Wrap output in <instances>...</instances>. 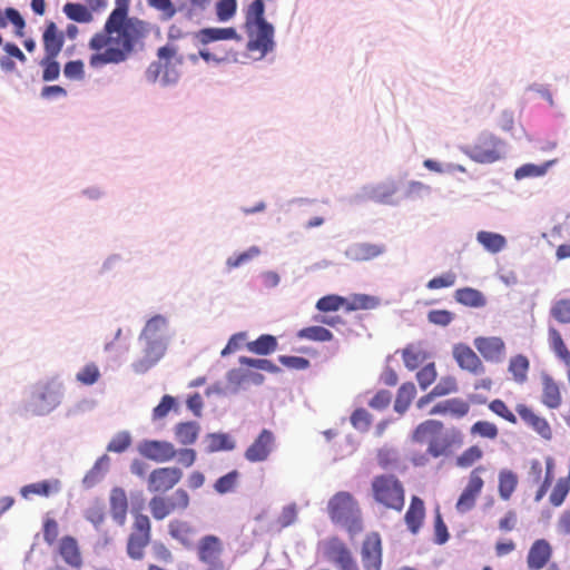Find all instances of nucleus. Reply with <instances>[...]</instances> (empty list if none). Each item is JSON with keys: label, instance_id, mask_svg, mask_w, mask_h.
Listing matches in <instances>:
<instances>
[{"label": "nucleus", "instance_id": "28", "mask_svg": "<svg viewBox=\"0 0 570 570\" xmlns=\"http://www.w3.org/2000/svg\"><path fill=\"white\" fill-rule=\"evenodd\" d=\"M424 518H425L424 502L421 498L413 495L411 498L409 509L404 515V521L407 525V529L413 534H416L423 524Z\"/></svg>", "mask_w": 570, "mask_h": 570}, {"label": "nucleus", "instance_id": "49", "mask_svg": "<svg viewBox=\"0 0 570 570\" xmlns=\"http://www.w3.org/2000/svg\"><path fill=\"white\" fill-rule=\"evenodd\" d=\"M40 66L42 67L43 81H53L59 78L60 66L57 57L45 56L40 61Z\"/></svg>", "mask_w": 570, "mask_h": 570}, {"label": "nucleus", "instance_id": "42", "mask_svg": "<svg viewBox=\"0 0 570 570\" xmlns=\"http://www.w3.org/2000/svg\"><path fill=\"white\" fill-rule=\"evenodd\" d=\"M476 240L490 253H499L507 245L504 236L485 230H481L476 234Z\"/></svg>", "mask_w": 570, "mask_h": 570}, {"label": "nucleus", "instance_id": "59", "mask_svg": "<svg viewBox=\"0 0 570 570\" xmlns=\"http://www.w3.org/2000/svg\"><path fill=\"white\" fill-rule=\"evenodd\" d=\"M416 380L422 390L428 389L436 380L434 363H429L416 373Z\"/></svg>", "mask_w": 570, "mask_h": 570}, {"label": "nucleus", "instance_id": "18", "mask_svg": "<svg viewBox=\"0 0 570 570\" xmlns=\"http://www.w3.org/2000/svg\"><path fill=\"white\" fill-rule=\"evenodd\" d=\"M361 558L364 570H381L382 540L377 532L368 533L362 544Z\"/></svg>", "mask_w": 570, "mask_h": 570}, {"label": "nucleus", "instance_id": "55", "mask_svg": "<svg viewBox=\"0 0 570 570\" xmlns=\"http://www.w3.org/2000/svg\"><path fill=\"white\" fill-rule=\"evenodd\" d=\"M551 316L558 321L559 323H570V299L569 298H561L557 301L551 309H550Z\"/></svg>", "mask_w": 570, "mask_h": 570}, {"label": "nucleus", "instance_id": "34", "mask_svg": "<svg viewBox=\"0 0 570 570\" xmlns=\"http://www.w3.org/2000/svg\"><path fill=\"white\" fill-rule=\"evenodd\" d=\"M60 490V481L55 480H45L41 482H36L28 484L22 488L21 494L24 498H28L30 494L41 495V497H49L52 493H57Z\"/></svg>", "mask_w": 570, "mask_h": 570}, {"label": "nucleus", "instance_id": "45", "mask_svg": "<svg viewBox=\"0 0 570 570\" xmlns=\"http://www.w3.org/2000/svg\"><path fill=\"white\" fill-rule=\"evenodd\" d=\"M470 434L482 439L495 440L499 436V429L493 422L480 420L471 425Z\"/></svg>", "mask_w": 570, "mask_h": 570}, {"label": "nucleus", "instance_id": "7", "mask_svg": "<svg viewBox=\"0 0 570 570\" xmlns=\"http://www.w3.org/2000/svg\"><path fill=\"white\" fill-rule=\"evenodd\" d=\"M190 504V497L188 492L178 488L173 495H154L149 500V510L155 520H164L175 511H185Z\"/></svg>", "mask_w": 570, "mask_h": 570}, {"label": "nucleus", "instance_id": "63", "mask_svg": "<svg viewBox=\"0 0 570 570\" xmlns=\"http://www.w3.org/2000/svg\"><path fill=\"white\" fill-rule=\"evenodd\" d=\"M42 533L48 546L55 544L59 535L58 522L52 518H47L43 522Z\"/></svg>", "mask_w": 570, "mask_h": 570}, {"label": "nucleus", "instance_id": "23", "mask_svg": "<svg viewBox=\"0 0 570 570\" xmlns=\"http://www.w3.org/2000/svg\"><path fill=\"white\" fill-rule=\"evenodd\" d=\"M552 557V547L546 539L535 540L529 549L527 564L530 570L543 569Z\"/></svg>", "mask_w": 570, "mask_h": 570}, {"label": "nucleus", "instance_id": "30", "mask_svg": "<svg viewBox=\"0 0 570 570\" xmlns=\"http://www.w3.org/2000/svg\"><path fill=\"white\" fill-rule=\"evenodd\" d=\"M195 38L199 43L206 46L210 42L219 41V40H229L236 39L239 40L240 37L236 32V30L232 27L228 28H205L199 30Z\"/></svg>", "mask_w": 570, "mask_h": 570}, {"label": "nucleus", "instance_id": "52", "mask_svg": "<svg viewBox=\"0 0 570 570\" xmlns=\"http://www.w3.org/2000/svg\"><path fill=\"white\" fill-rule=\"evenodd\" d=\"M85 518L96 528L101 525L106 518L104 502L100 500H95L91 503V505L86 510Z\"/></svg>", "mask_w": 570, "mask_h": 570}, {"label": "nucleus", "instance_id": "4", "mask_svg": "<svg viewBox=\"0 0 570 570\" xmlns=\"http://www.w3.org/2000/svg\"><path fill=\"white\" fill-rule=\"evenodd\" d=\"M374 501L385 509L402 511L405 503V490L402 482L393 474H380L371 482Z\"/></svg>", "mask_w": 570, "mask_h": 570}, {"label": "nucleus", "instance_id": "27", "mask_svg": "<svg viewBox=\"0 0 570 570\" xmlns=\"http://www.w3.org/2000/svg\"><path fill=\"white\" fill-rule=\"evenodd\" d=\"M470 411V404L459 397L448 399L435 404L430 411V415H452L456 419L465 416Z\"/></svg>", "mask_w": 570, "mask_h": 570}, {"label": "nucleus", "instance_id": "26", "mask_svg": "<svg viewBox=\"0 0 570 570\" xmlns=\"http://www.w3.org/2000/svg\"><path fill=\"white\" fill-rule=\"evenodd\" d=\"M42 43L45 56L58 57L61 52L65 43V37L63 33L58 30L53 21L47 22L42 33Z\"/></svg>", "mask_w": 570, "mask_h": 570}, {"label": "nucleus", "instance_id": "29", "mask_svg": "<svg viewBox=\"0 0 570 570\" xmlns=\"http://www.w3.org/2000/svg\"><path fill=\"white\" fill-rule=\"evenodd\" d=\"M168 533L185 548L193 547L195 529L189 522L178 519L170 521L168 524Z\"/></svg>", "mask_w": 570, "mask_h": 570}, {"label": "nucleus", "instance_id": "3", "mask_svg": "<svg viewBox=\"0 0 570 570\" xmlns=\"http://www.w3.org/2000/svg\"><path fill=\"white\" fill-rule=\"evenodd\" d=\"M442 422L426 420L415 428L412 440L419 443H424L429 440L428 453L433 458L448 455L453 449L463 445L464 435L459 429L452 428L445 433H442Z\"/></svg>", "mask_w": 570, "mask_h": 570}, {"label": "nucleus", "instance_id": "53", "mask_svg": "<svg viewBox=\"0 0 570 570\" xmlns=\"http://www.w3.org/2000/svg\"><path fill=\"white\" fill-rule=\"evenodd\" d=\"M232 56H233L232 50H229V51L220 50L219 52H212V50L209 48L204 47V48L199 49L198 56L191 55L190 60L196 62L198 57H200L207 62L214 61V62L219 63V62L228 60Z\"/></svg>", "mask_w": 570, "mask_h": 570}, {"label": "nucleus", "instance_id": "36", "mask_svg": "<svg viewBox=\"0 0 570 570\" xmlns=\"http://www.w3.org/2000/svg\"><path fill=\"white\" fill-rule=\"evenodd\" d=\"M175 438L183 445H191L197 441L199 425L196 422H181L175 426Z\"/></svg>", "mask_w": 570, "mask_h": 570}, {"label": "nucleus", "instance_id": "19", "mask_svg": "<svg viewBox=\"0 0 570 570\" xmlns=\"http://www.w3.org/2000/svg\"><path fill=\"white\" fill-rule=\"evenodd\" d=\"M473 344L488 362L500 363L505 356V343L499 336H479L474 338Z\"/></svg>", "mask_w": 570, "mask_h": 570}, {"label": "nucleus", "instance_id": "12", "mask_svg": "<svg viewBox=\"0 0 570 570\" xmlns=\"http://www.w3.org/2000/svg\"><path fill=\"white\" fill-rule=\"evenodd\" d=\"M502 141L493 135H482L466 151L468 156L480 164H491L501 158Z\"/></svg>", "mask_w": 570, "mask_h": 570}, {"label": "nucleus", "instance_id": "46", "mask_svg": "<svg viewBox=\"0 0 570 570\" xmlns=\"http://www.w3.org/2000/svg\"><path fill=\"white\" fill-rule=\"evenodd\" d=\"M207 451L218 452V451H230L235 448L234 441L229 438L228 434L225 433H209L207 435Z\"/></svg>", "mask_w": 570, "mask_h": 570}, {"label": "nucleus", "instance_id": "1", "mask_svg": "<svg viewBox=\"0 0 570 570\" xmlns=\"http://www.w3.org/2000/svg\"><path fill=\"white\" fill-rule=\"evenodd\" d=\"M116 8L108 16L101 31L89 40L95 51L89 65L100 68L126 61L150 33V24L137 17H128L130 0H115Z\"/></svg>", "mask_w": 570, "mask_h": 570}, {"label": "nucleus", "instance_id": "31", "mask_svg": "<svg viewBox=\"0 0 570 570\" xmlns=\"http://www.w3.org/2000/svg\"><path fill=\"white\" fill-rule=\"evenodd\" d=\"M530 371V361L523 354H517L510 357L508 372L514 383L523 385L528 382Z\"/></svg>", "mask_w": 570, "mask_h": 570}, {"label": "nucleus", "instance_id": "32", "mask_svg": "<svg viewBox=\"0 0 570 570\" xmlns=\"http://www.w3.org/2000/svg\"><path fill=\"white\" fill-rule=\"evenodd\" d=\"M519 478L515 472L509 469H502L498 475V492L503 501H509L517 490Z\"/></svg>", "mask_w": 570, "mask_h": 570}, {"label": "nucleus", "instance_id": "57", "mask_svg": "<svg viewBox=\"0 0 570 570\" xmlns=\"http://www.w3.org/2000/svg\"><path fill=\"white\" fill-rule=\"evenodd\" d=\"M261 254V249L257 246H252L247 250L232 256L227 259L226 265L228 268H237Z\"/></svg>", "mask_w": 570, "mask_h": 570}, {"label": "nucleus", "instance_id": "50", "mask_svg": "<svg viewBox=\"0 0 570 570\" xmlns=\"http://www.w3.org/2000/svg\"><path fill=\"white\" fill-rule=\"evenodd\" d=\"M346 298L338 295H327L320 298L316 303V308L321 312H335L340 308L345 309Z\"/></svg>", "mask_w": 570, "mask_h": 570}, {"label": "nucleus", "instance_id": "6", "mask_svg": "<svg viewBox=\"0 0 570 570\" xmlns=\"http://www.w3.org/2000/svg\"><path fill=\"white\" fill-rule=\"evenodd\" d=\"M151 541V522L148 515L132 512V523L127 539L126 552L132 560H142L145 549Z\"/></svg>", "mask_w": 570, "mask_h": 570}, {"label": "nucleus", "instance_id": "11", "mask_svg": "<svg viewBox=\"0 0 570 570\" xmlns=\"http://www.w3.org/2000/svg\"><path fill=\"white\" fill-rule=\"evenodd\" d=\"M181 478L183 471L177 466L157 468L148 475L147 489L150 493H166L174 489Z\"/></svg>", "mask_w": 570, "mask_h": 570}, {"label": "nucleus", "instance_id": "40", "mask_svg": "<svg viewBox=\"0 0 570 570\" xmlns=\"http://www.w3.org/2000/svg\"><path fill=\"white\" fill-rule=\"evenodd\" d=\"M454 297L458 303L470 307H482L485 305L483 294L472 287L459 288L455 291Z\"/></svg>", "mask_w": 570, "mask_h": 570}, {"label": "nucleus", "instance_id": "10", "mask_svg": "<svg viewBox=\"0 0 570 570\" xmlns=\"http://www.w3.org/2000/svg\"><path fill=\"white\" fill-rule=\"evenodd\" d=\"M223 544L216 535H205L197 546V556L205 570H224Z\"/></svg>", "mask_w": 570, "mask_h": 570}, {"label": "nucleus", "instance_id": "37", "mask_svg": "<svg viewBox=\"0 0 570 570\" xmlns=\"http://www.w3.org/2000/svg\"><path fill=\"white\" fill-rule=\"evenodd\" d=\"M380 298L367 294H354L346 298V312L358 309H374L380 306Z\"/></svg>", "mask_w": 570, "mask_h": 570}, {"label": "nucleus", "instance_id": "24", "mask_svg": "<svg viewBox=\"0 0 570 570\" xmlns=\"http://www.w3.org/2000/svg\"><path fill=\"white\" fill-rule=\"evenodd\" d=\"M385 250L383 244L355 243L346 249L345 255L351 261L365 262L381 256Z\"/></svg>", "mask_w": 570, "mask_h": 570}, {"label": "nucleus", "instance_id": "43", "mask_svg": "<svg viewBox=\"0 0 570 570\" xmlns=\"http://www.w3.org/2000/svg\"><path fill=\"white\" fill-rule=\"evenodd\" d=\"M483 455L484 453L481 446L473 444L466 448L460 455L456 456L455 464L461 469H468L474 463L479 462Z\"/></svg>", "mask_w": 570, "mask_h": 570}, {"label": "nucleus", "instance_id": "25", "mask_svg": "<svg viewBox=\"0 0 570 570\" xmlns=\"http://www.w3.org/2000/svg\"><path fill=\"white\" fill-rule=\"evenodd\" d=\"M110 513L116 523L124 525L127 520L128 498L122 488L115 487L109 495Z\"/></svg>", "mask_w": 570, "mask_h": 570}, {"label": "nucleus", "instance_id": "54", "mask_svg": "<svg viewBox=\"0 0 570 570\" xmlns=\"http://www.w3.org/2000/svg\"><path fill=\"white\" fill-rule=\"evenodd\" d=\"M76 379L83 385H92L100 379L99 367L95 363H88L76 374Z\"/></svg>", "mask_w": 570, "mask_h": 570}, {"label": "nucleus", "instance_id": "56", "mask_svg": "<svg viewBox=\"0 0 570 570\" xmlns=\"http://www.w3.org/2000/svg\"><path fill=\"white\" fill-rule=\"evenodd\" d=\"M350 421L354 429L366 432L372 424L373 417L365 409L360 407L352 413Z\"/></svg>", "mask_w": 570, "mask_h": 570}, {"label": "nucleus", "instance_id": "35", "mask_svg": "<svg viewBox=\"0 0 570 570\" xmlns=\"http://www.w3.org/2000/svg\"><path fill=\"white\" fill-rule=\"evenodd\" d=\"M549 346L556 356L563 362L567 367H570V351L568 350L560 332L557 328H549L548 332Z\"/></svg>", "mask_w": 570, "mask_h": 570}, {"label": "nucleus", "instance_id": "16", "mask_svg": "<svg viewBox=\"0 0 570 570\" xmlns=\"http://www.w3.org/2000/svg\"><path fill=\"white\" fill-rule=\"evenodd\" d=\"M327 510L332 521L337 523L358 512L360 508L351 493L342 491L333 495Z\"/></svg>", "mask_w": 570, "mask_h": 570}, {"label": "nucleus", "instance_id": "5", "mask_svg": "<svg viewBox=\"0 0 570 570\" xmlns=\"http://www.w3.org/2000/svg\"><path fill=\"white\" fill-rule=\"evenodd\" d=\"M238 362L240 367L232 368L226 375L228 385L233 386L234 390H238L246 383L262 384L264 382V375L256 371H265L268 373H277L279 371L277 365L266 358L242 356Z\"/></svg>", "mask_w": 570, "mask_h": 570}, {"label": "nucleus", "instance_id": "15", "mask_svg": "<svg viewBox=\"0 0 570 570\" xmlns=\"http://www.w3.org/2000/svg\"><path fill=\"white\" fill-rule=\"evenodd\" d=\"M515 412L523 424L537 433L541 439L550 441L553 436L552 428L549 421L537 412L532 406L525 403H518Z\"/></svg>", "mask_w": 570, "mask_h": 570}, {"label": "nucleus", "instance_id": "9", "mask_svg": "<svg viewBox=\"0 0 570 570\" xmlns=\"http://www.w3.org/2000/svg\"><path fill=\"white\" fill-rule=\"evenodd\" d=\"M484 472L485 466L483 465H479L470 472L468 483L455 504L458 512L466 513L475 507L476 500L484 487V481L482 479V473Z\"/></svg>", "mask_w": 570, "mask_h": 570}, {"label": "nucleus", "instance_id": "22", "mask_svg": "<svg viewBox=\"0 0 570 570\" xmlns=\"http://www.w3.org/2000/svg\"><path fill=\"white\" fill-rule=\"evenodd\" d=\"M58 553L70 568L75 570L82 568L83 558L76 538L71 535L62 537L58 542Z\"/></svg>", "mask_w": 570, "mask_h": 570}, {"label": "nucleus", "instance_id": "61", "mask_svg": "<svg viewBox=\"0 0 570 570\" xmlns=\"http://www.w3.org/2000/svg\"><path fill=\"white\" fill-rule=\"evenodd\" d=\"M396 190L397 187L394 183L382 184L373 189L372 197L379 203L387 204L390 203L391 197L396 193Z\"/></svg>", "mask_w": 570, "mask_h": 570}, {"label": "nucleus", "instance_id": "51", "mask_svg": "<svg viewBox=\"0 0 570 570\" xmlns=\"http://www.w3.org/2000/svg\"><path fill=\"white\" fill-rule=\"evenodd\" d=\"M239 473L236 470H233L216 480L214 483V490L219 494L228 493L236 488Z\"/></svg>", "mask_w": 570, "mask_h": 570}, {"label": "nucleus", "instance_id": "14", "mask_svg": "<svg viewBox=\"0 0 570 570\" xmlns=\"http://www.w3.org/2000/svg\"><path fill=\"white\" fill-rule=\"evenodd\" d=\"M324 554L338 570H360L351 550L338 538H331L326 541Z\"/></svg>", "mask_w": 570, "mask_h": 570}, {"label": "nucleus", "instance_id": "64", "mask_svg": "<svg viewBox=\"0 0 570 570\" xmlns=\"http://www.w3.org/2000/svg\"><path fill=\"white\" fill-rule=\"evenodd\" d=\"M147 3L160 11L164 20H169L176 14V8L171 0H147Z\"/></svg>", "mask_w": 570, "mask_h": 570}, {"label": "nucleus", "instance_id": "38", "mask_svg": "<svg viewBox=\"0 0 570 570\" xmlns=\"http://www.w3.org/2000/svg\"><path fill=\"white\" fill-rule=\"evenodd\" d=\"M415 395L416 389L414 383H403L397 390L396 399L394 402L395 412L403 414L409 409Z\"/></svg>", "mask_w": 570, "mask_h": 570}, {"label": "nucleus", "instance_id": "13", "mask_svg": "<svg viewBox=\"0 0 570 570\" xmlns=\"http://www.w3.org/2000/svg\"><path fill=\"white\" fill-rule=\"evenodd\" d=\"M276 449V435L268 429H263L244 452V458L250 463L267 461Z\"/></svg>", "mask_w": 570, "mask_h": 570}, {"label": "nucleus", "instance_id": "60", "mask_svg": "<svg viewBox=\"0 0 570 570\" xmlns=\"http://www.w3.org/2000/svg\"><path fill=\"white\" fill-rule=\"evenodd\" d=\"M131 443V438L128 432H119L116 434L107 445L109 452L121 453L126 451Z\"/></svg>", "mask_w": 570, "mask_h": 570}, {"label": "nucleus", "instance_id": "17", "mask_svg": "<svg viewBox=\"0 0 570 570\" xmlns=\"http://www.w3.org/2000/svg\"><path fill=\"white\" fill-rule=\"evenodd\" d=\"M139 453L154 462L165 463L176 458V449L168 441L145 440L138 446Z\"/></svg>", "mask_w": 570, "mask_h": 570}, {"label": "nucleus", "instance_id": "21", "mask_svg": "<svg viewBox=\"0 0 570 570\" xmlns=\"http://www.w3.org/2000/svg\"><path fill=\"white\" fill-rule=\"evenodd\" d=\"M540 402L549 410H557L562 404V393L559 382L548 372H541Z\"/></svg>", "mask_w": 570, "mask_h": 570}, {"label": "nucleus", "instance_id": "41", "mask_svg": "<svg viewBox=\"0 0 570 570\" xmlns=\"http://www.w3.org/2000/svg\"><path fill=\"white\" fill-rule=\"evenodd\" d=\"M402 358L404 365L413 371L425 362L428 354L420 345L410 344L402 351Z\"/></svg>", "mask_w": 570, "mask_h": 570}, {"label": "nucleus", "instance_id": "44", "mask_svg": "<svg viewBox=\"0 0 570 570\" xmlns=\"http://www.w3.org/2000/svg\"><path fill=\"white\" fill-rule=\"evenodd\" d=\"M65 14L72 21L88 23L92 20V14L88 8L81 3L68 2L63 6Z\"/></svg>", "mask_w": 570, "mask_h": 570}, {"label": "nucleus", "instance_id": "8", "mask_svg": "<svg viewBox=\"0 0 570 570\" xmlns=\"http://www.w3.org/2000/svg\"><path fill=\"white\" fill-rule=\"evenodd\" d=\"M60 399L61 393L59 384H40L32 392L31 410L37 415H45L60 404Z\"/></svg>", "mask_w": 570, "mask_h": 570}, {"label": "nucleus", "instance_id": "62", "mask_svg": "<svg viewBox=\"0 0 570 570\" xmlns=\"http://www.w3.org/2000/svg\"><path fill=\"white\" fill-rule=\"evenodd\" d=\"M433 394L440 396H444L451 393H455L458 391L456 380L452 376L442 377L439 383L432 389Z\"/></svg>", "mask_w": 570, "mask_h": 570}, {"label": "nucleus", "instance_id": "48", "mask_svg": "<svg viewBox=\"0 0 570 570\" xmlns=\"http://www.w3.org/2000/svg\"><path fill=\"white\" fill-rule=\"evenodd\" d=\"M297 336L309 341L327 342L333 338V333L323 326H308L302 328Z\"/></svg>", "mask_w": 570, "mask_h": 570}, {"label": "nucleus", "instance_id": "47", "mask_svg": "<svg viewBox=\"0 0 570 570\" xmlns=\"http://www.w3.org/2000/svg\"><path fill=\"white\" fill-rule=\"evenodd\" d=\"M569 492L570 479L568 476L558 479L549 497L550 503L553 507H560L564 502Z\"/></svg>", "mask_w": 570, "mask_h": 570}, {"label": "nucleus", "instance_id": "58", "mask_svg": "<svg viewBox=\"0 0 570 570\" xmlns=\"http://www.w3.org/2000/svg\"><path fill=\"white\" fill-rule=\"evenodd\" d=\"M489 409L491 412L497 414L498 416L502 417L507 422L511 424H517L518 420L515 414L508 407V405L504 403V401L500 399L492 400L489 403Z\"/></svg>", "mask_w": 570, "mask_h": 570}, {"label": "nucleus", "instance_id": "33", "mask_svg": "<svg viewBox=\"0 0 570 570\" xmlns=\"http://www.w3.org/2000/svg\"><path fill=\"white\" fill-rule=\"evenodd\" d=\"M166 325L165 317L157 315L150 318L142 333L141 338H145L147 343L150 345L151 348H160L161 347V337L159 335V332L163 330V327Z\"/></svg>", "mask_w": 570, "mask_h": 570}, {"label": "nucleus", "instance_id": "20", "mask_svg": "<svg viewBox=\"0 0 570 570\" xmlns=\"http://www.w3.org/2000/svg\"><path fill=\"white\" fill-rule=\"evenodd\" d=\"M453 357L463 371L473 375H481L485 372V366L479 355L466 344L460 343L454 345Z\"/></svg>", "mask_w": 570, "mask_h": 570}, {"label": "nucleus", "instance_id": "39", "mask_svg": "<svg viewBox=\"0 0 570 570\" xmlns=\"http://www.w3.org/2000/svg\"><path fill=\"white\" fill-rule=\"evenodd\" d=\"M277 340L269 334H263L255 341L248 342L246 347L249 352L258 355H268L276 351Z\"/></svg>", "mask_w": 570, "mask_h": 570}, {"label": "nucleus", "instance_id": "2", "mask_svg": "<svg viewBox=\"0 0 570 570\" xmlns=\"http://www.w3.org/2000/svg\"><path fill=\"white\" fill-rule=\"evenodd\" d=\"M263 0H254L245 12L246 49L255 59H263L274 49V27L266 21Z\"/></svg>", "mask_w": 570, "mask_h": 570}]
</instances>
